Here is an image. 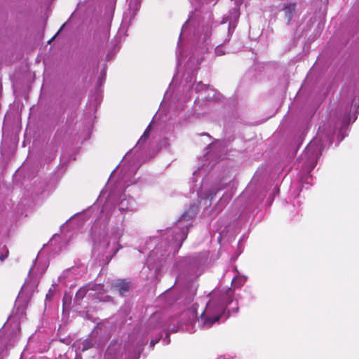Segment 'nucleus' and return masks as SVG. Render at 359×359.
I'll return each instance as SVG.
<instances>
[{
	"label": "nucleus",
	"instance_id": "17",
	"mask_svg": "<svg viewBox=\"0 0 359 359\" xmlns=\"http://www.w3.org/2000/svg\"><path fill=\"white\" fill-rule=\"evenodd\" d=\"M199 135H209L208 133H200Z\"/></svg>",
	"mask_w": 359,
	"mask_h": 359
},
{
	"label": "nucleus",
	"instance_id": "10",
	"mask_svg": "<svg viewBox=\"0 0 359 359\" xmlns=\"http://www.w3.org/2000/svg\"><path fill=\"white\" fill-rule=\"evenodd\" d=\"M191 122V119L189 118V121H186V120H184V121H180L178 123H177L174 128H180L182 127H184V126H187L188 125L189 123Z\"/></svg>",
	"mask_w": 359,
	"mask_h": 359
},
{
	"label": "nucleus",
	"instance_id": "15",
	"mask_svg": "<svg viewBox=\"0 0 359 359\" xmlns=\"http://www.w3.org/2000/svg\"><path fill=\"white\" fill-rule=\"evenodd\" d=\"M226 294H227V295H229V296L232 295V294H233V290H232L231 288H229V289L227 290Z\"/></svg>",
	"mask_w": 359,
	"mask_h": 359
},
{
	"label": "nucleus",
	"instance_id": "4",
	"mask_svg": "<svg viewBox=\"0 0 359 359\" xmlns=\"http://www.w3.org/2000/svg\"><path fill=\"white\" fill-rule=\"evenodd\" d=\"M114 287L118 291V292L123 295L126 292H128L130 288V283L126 280L119 279L114 285Z\"/></svg>",
	"mask_w": 359,
	"mask_h": 359
},
{
	"label": "nucleus",
	"instance_id": "6",
	"mask_svg": "<svg viewBox=\"0 0 359 359\" xmlns=\"http://www.w3.org/2000/svg\"><path fill=\"white\" fill-rule=\"evenodd\" d=\"M106 72H107V70H106V67H103V69L101 70L100 72V76L97 79V90H99V88L102 86V84L104 83V81H105V78H106Z\"/></svg>",
	"mask_w": 359,
	"mask_h": 359
},
{
	"label": "nucleus",
	"instance_id": "12",
	"mask_svg": "<svg viewBox=\"0 0 359 359\" xmlns=\"http://www.w3.org/2000/svg\"><path fill=\"white\" fill-rule=\"evenodd\" d=\"M8 250L6 248V254L5 255H0V260L4 261L8 255Z\"/></svg>",
	"mask_w": 359,
	"mask_h": 359
},
{
	"label": "nucleus",
	"instance_id": "16",
	"mask_svg": "<svg viewBox=\"0 0 359 359\" xmlns=\"http://www.w3.org/2000/svg\"><path fill=\"white\" fill-rule=\"evenodd\" d=\"M316 138L315 137L308 145L309 147H311L312 146V144L314 141H316Z\"/></svg>",
	"mask_w": 359,
	"mask_h": 359
},
{
	"label": "nucleus",
	"instance_id": "9",
	"mask_svg": "<svg viewBox=\"0 0 359 359\" xmlns=\"http://www.w3.org/2000/svg\"><path fill=\"white\" fill-rule=\"evenodd\" d=\"M88 290L86 287L80 288L76 294V297L77 299H83L86 294Z\"/></svg>",
	"mask_w": 359,
	"mask_h": 359
},
{
	"label": "nucleus",
	"instance_id": "11",
	"mask_svg": "<svg viewBox=\"0 0 359 359\" xmlns=\"http://www.w3.org/2000/svg\"><path fill=\"white\" fill-rule=\"evenodd\" d=\"M154 124V122L152 121L148 126L147 128H146V130L144 131L143 134L144 135H149V133L151 132V127H152V125Z\"/></svg>",
	"mask_w": 359,
	"mask_h": 359
},
{
	"label": "nucleus",
	"instance_id": "14",
	"mask_svg": "<svg viewBox=\"0 0 359 359\" xmlns=\"http://www.w3.org/2000/svg\"><path fill=\"white\" fill-rule=\"evenodd\" d=\"M95 101L96 103H98L101 101V96L99 93H97L95 97Z\"/></svg>",
	"mask_w": 359,
	"mask_h": 359
},
{
	"label": "nucleus",
	"instance_id": "7",
	"mask_svg": "<svg viewBox=\"0 0 359 359\" xmlns=\"http://www.w3.org/2000/svg\"><path fill=\"white\" fill-rule=\"evenodd\" d=\"M221 318V315H216L213 317H205L204 318V324L208 327L212 326L215 323L219 321Z\"/></svg>",
	"mask_w": 359,
	"mask_h": 359
},
{
	"label": "nucleus",
	"instance_id": "8",
	"mask_svg": "<svg viewBox=\"0 0 359 359\" xmlns=\"http://www.w3.org/2000/svg\"><path fill=\"white\" fill-rule=\"evenodd\" d=\"M226 53L225 48L223 45H218L215 48V55L217 56H222Z\"/></svg>",
	"mask_w": 359,
	"mask_h": 359
},
{
	"label": "nucleus",
	"instance_id": "1",
	"mask_svg": "<svg viewBox=\"0 0 359 359\" xmlns=\"http://www.w3.org/2000/svg\"><path fill=\"white\" fill-rule=\"evenodd\" d=\"M214 0H191L195 8L189 19L182 27L177 43L176 57L177 67L184 64L185 73L177 88V93L170 97V88L175 76L170 84L169 90L165 93L161 107L169 102V113L181 111L190 100L194 92L197 95L196 105H202L206 101H218L221 95L213 88L196 82V72L201 61L205 58V53L212 49L210 39L212 29L218 25L213 20L212 12L208 11L210 4L215 5Z\"/></svg>",
	"mask_w": 359,
	"mask_h": 359
},
{
	"label": "nucleus",
	"instance_id": "13",
	"mask_svg": "<svg viewBox=\"0 0 359 359\" xmlns=\"http://www.w3.org/2000/svg\"><path fill=\"white\" fill-rule=\"evenodd\" d=\"M113 56H114V55H113L112 52L109 51L106 56L107 60L109 61L110 60L112 59Z\"/></svg>",
	"mask_w": 359,
	"mask_h": 359
},
{
	"label": "nucleus",
	"instance_id": "18",
	"mask_svg": "<svg viewBox=\"0 0 359 359\" xmlns=\"http://www.w3.org/2000/svg\"><path fill=\"white\" fill-rule=\"evenodd\" d=\"M55 37H56V35H54V36H53V39L51 40H53V39H55Z\"/></svg>",
	"mask_w": 359,
	"mask_h": 359
},
{
	"label": "nucleus",
	"instance_id": "2",
	"mask_svg": "<svg viewBox=\"0 0 359 359\" xmlns=\"http://www.w3.org/2000/svg\"><path fill=\"white\" fill-rule=\"evenodd\" d=\"M127 1L128 3V10L123 14L118 34L127 30L140 8L141 0H127Z\"/></svg>",
	"mask_w": 359,
	"mask_h": 359
},
{
	"label": "nucleus",
	"instance_id": "19",
	"mask_svg": "<svg viewBox=\"0 0 359 359\" xmlns=\"http://www.w3.org/2000/svg\"><path fill=\"white\" fill-rule=\"evenodd\" d=\"M55 37H56V35H54V36H53V39L51 40H53V39H55Z\"/></svg>",
	"mask_w": 359,
	"mask_h": 359
},
{
	"label": "nucleus",
	"instance_id": "3",
	"mask_svg": "<svg viewBox=\"0 0 359 359\" xmlns=\"http://www.w3.org/2000/svg\"><path fill=\"white\" fill-rule=\"evenodd\" d=\"M239 17V8L236 7L230 9L228 13L223 17L222 21L220 22V25H222L228 23V36H231L234 32L238 24Z\"/></svg>",
	"mask_w": 359,
	"mask_h": 359
},
{
	"label": "nucleus",
	"instance_id": "5",
	"mask_svg": "<svg viewBox=\"0 0 359 359\" xmlns=\"http://www.w3.org/2000/svg\"><path fill=\"white\" fill-rule=\"evenodd\" d=\"M283 10L285 12V18L287 19V22L289 23L291 21L295 13V4H289L285 6Z\"/></svg>",
	"mask_w": 359,
	"mask_h": 359
}]
</instances>
